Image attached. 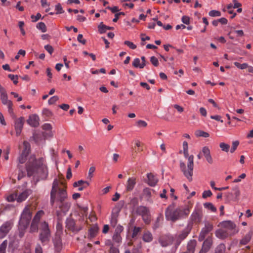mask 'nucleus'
Returning a JSON list of instances; mask_svg holds the SVG:
<instances>
[{
  "instance_id": "nucleus-25",
  "label": "nucleus",
  "mask_w": 253,
  "mask_h": 253,
  "mask_svg": "<svg viewBox=\"0 0 253 253\" xmlns=\"http://www.w3.org/2000/svg\"><path fill=\"white\" fill-rule=\"evenodd\" d=\"M232 190L234 197H229L230 198V200L234 201H238L239 199V197L240 195L239 187L238 186H235L232 188Z\"/></svg>"
},
{
  "instance_id": "nucleus-1",
  "label": "nucleus",
  "mask_w": 253,
  "mask_h": 253,
  "mask_svg": "<svg viewBox=\"0 0 253 253\" xmlns=\"http://www.w3.org/2000/svg\"><path fill=\"white\" fill-rule=\"evenodd\" d=\"M26 168L28 176L37 175L44 179L48 176L47 167L43 157L36 158L35 155H31L26 164Z\"/></svg>"
},
{
  "instance_id": "nucleus-5",
  "label": "nucleus",
  "mask_w": 253,
  "mask_h": 253,
  "mask_svg": "<svg viewBox=\"0 0 253 253\" xmlns=\"http://www.w3.org/2000/svg\"><path fill=\"white\" fill-rule=\"evenodd\" d=\"M32 217V212L29 206H26L20 216L19 224L22 229H26Z\"/></svg>"
},
{
  "instance_id": "nucleus-43",
  "label": "nucleus",
  "mask_w": 253,
  "mask_h": 253,
  "mask_svg": "<svg viewBox=\"0 0 253 253\" xmlns=\"http://www.w3.org/2000/svg\"><path fill=\"white\" fill-rule=\"evenodd\" d=\"M7 246V241L5 240L0 245V253H6Z\"/></svg>"
},
{
  "instance_id": "nucleus-56",
  "label": "nucleus",
  "mask_w": 253,
  "mask_h": 253,
  "mask_svg": "<svg viewBox=\"0 0 253 253\" xmlns=\"http://www.w3.org/2000/svg\"><path fill=\"white\" fill-rule=\"evenodd\" d=\"M55 10L57 11L56 14L63 13L64 11L60 4L58 3L55 5Z\"/></svg>"
},
{
  "instance_id": "nucleus-30",
  "label": "nucleus",
  "mask_w": 253,
  "mask_h": 253,
  "mask_svg": "<svg viewBox=\"0 0 253 253\" xmlns=\"http://www.w3.org/2000/svg\"><path fill=\"white\" fill-rule=\"evenodd\" d=\"M98 231V227L97 226L91 227L88 230L89 236L90 238L95 237Z\"/></svg>"
},
{
  "instance_id": "nucleus-36",
  "label": "nucleus",
  "mask_w": 253,
  "mask_h": 253,
  "mask_svg": "<svg viewBox=\"0 0 253 253\" xmlns=\"http://www.w3.org/2000/svg\"><path fill=\"white\" fill-rule=\"evenodd\" d=\"M44 214V211L42 210L39 211L37 212L36 214L35 215L32 221L39 223L41 218L43 216Z\"/></svg>"
},
{
  "instance_id": "nucleus-20",
  "label": "nucleus",
  "mask_w": 253,
  "mask_h": 253,
  "mask_svg": "<svg viewBox=\"0 0 253 253\" xmlns=\"http://www.w3.org/2000/svg\"><path fill=\"white\" fill-rule=\"evenodd\" d=\"M89 183L87 181L80 180L74 182L73 184V186L74 187H78V190L81 191L83 190L84 188H86L89 185Z\"/></svg>"
},
{
  "instance_id": "nucleus-50",
  "label": "nucleus",
  "mask_w": 253,
  "mask_h": 253,
  "mask_svg": "<svg viewBox=\"0 0 253 253\" xmlns=\"http://www.w3.org/2000/svg\"><path fill=\"white\" fill-rule=\"evenodd\" d=\"M59 100V97L57 96H53L49 98L48 103L49 105L54 104L56 101Z\"/></svg>"
},
{
  "instance_id": "nucleus-46",
  "label": "nucleus",
  "mask_w": 253,
  "mask_h": 253,
  "mask_svg": "<svg viewBox=\"0 0 253 253\" xmlns=\"http://www.w3.org/2000/svg\"><path fill=\"white\" fill-rule=\"evenodd\" d=\"M22 166L20 165H17V168L19 169V173L18 175V179L20 180L25 176V172L21 169Z\"/></svg>"
},
{
  "instance_id": "nucleus-21",
  "label": "nucleus",
  "mask_w": 253,
  "mask_h": 253,
  "mask_svg": "<svg viewBox=\"0 0 253 253\" xmlns=\"http://www.w3.org/2000/svg\"><path fill=\"white\" fill-rule=\"evenodd\" d=\"M57 205L60 210L64 213H66L69 211L71 206V203L66 200L57 203Z\"/></svg>"
},
{
  "instance_id": "nucleus-55",
  "label": "nucleus",
  "mask_w": 253,
  "mask_h": 253,
  "mask_svg": "<svg viewBox=\"0 0 253 253\" xmlns=\"http://www.w3.org/2000/svg\"><path fill=\"white\" fill-rule=\"evenodd\" d=\"M95 170V168L94 166L91 167L88 171V178L91 179V178L93 177V173Z\"/></svg>"
},
{
  "instance_id": "nucleus-57",
  "label": "nucleus",
  "mask_w": 253,
  "mask_h": 253,
  "mask_svg": "<svg viewBox=\"0 0 253 253\" xmlns=\"http://www.w3.org/2000/svg\"><path fill=\"white\" fill-rule=\"evenodd\" d=\"M17 194H12L9 196L7 197V199L9 202H13L15 200L17 201Z\"/></svg>"
},
{
  "instance_id": "nucleus-14",
  "label": "nucleus",
  "mask_w": 253,
  "mask_h": 253,
  "mask_svg": "<svg viewBox=\"0 0 253 253\" xmlns=\"http://www.w3.org/2000/svg\"><path fill=\"white\" fill-rule=\"evenodd\" d=\"M24 123V119L23 117H20L16 119L15 121V129L17 136L20 134L23 128Z\"/></svg>"
},
{
  "instance_id": "nucleus-4",
  "label": "nucleus",
  "mask_w": 253,
  "mask_h": 253,
  "mask_svg": "<svg viewBox=\"0 0 253 253\" xmlns=\"http://www.w3.org/2000/svg\"><path fill=\"white\" fill-rule=\"evenodd\" d=\"M183 154L188 162L186 165L182 161H180V168L183 174L189 179L190 177V157L188 153V144L186 141L183 142Z\"/></svg>"
},
{
  "instance_id": "nucleus-51",
  "label": "nucleus",
  "mask_w": 253,
  "mask_h": 253,
  "mask_svg": "<svg viewBox=\"0 0 253 253\" xmlns=\"http://www.w3.org/2000/svg\"><path fill=\"white\" fill-rule=\"evenodd\" d=\"M8 78L10 79L11 81H13V83L15 84H17L18 83V77L17 75H14L12 74H9L8 75Z\"/></svg>"
},
{
  "instance_id": "nucleus-38",
  "label": "nucleus",
  "mask_w": 253,
  "mask_h": 253,
  "mask_svg": "<svg viewBox=\"0 0 253 253\" xmlns=\"http://www.w3.org/2000/svg\"><path fill=\"white\" fill-rule=\"evenodd\" d=\"M225 246L223 244H220L215 249V253H225Z\"/></svg>"
},
{
  "instance_id": "nucleus-12",
  "label": "nucleus",
  "mask_w": 253,
  "mask_h": 253,
  "mask_svg": "<svg viewBox=\"0 0 253 253\" xmlns=\"http://www.w3.org/2000/svg\"><path fill=\"white\" fill-rule=\"evenodd\" d=\"M123 230L124 227L120 225L116 227L113 236V240L114 242L118 244L121 243L122 239L121 236V233L123 232Z\"/></svg>"
},
{
  "instance_id": "nucleus-19",
  "label": "nucleus",
  "mask_w": 253,
  "mask_h": 253,
  "mask_svg": "<svg viewBox=\"0 0 253 253\" xmlns=\"http://www.w3.org/2000/svg\"><path fill=\"white\" fill-rule=\"evenodd\" d=\"M32 190L30 189H26L22 193L17 195V201L18 202H22L25 201L28 197L31 194Z\"/></svg>"
},
{
  "instance_id": "nucleus-33",
  "label": "nucleus",
  "mask_w": 253,
  "mask_h": 253,
  "mask_svg": "<svg viewBox=\"0 0 253 253\" xmlns=\"http://www.w3.org/2000/svg\"><path fill=\"white\" fill-rule=\"evenodd\" d=\"M132 65L135 68H139L140 69H142L144 67V63H140V60L138 58L134 59L132 62Z\"/></svg>"
},
{
  "instance_id": "nucleus-61",
  "label": "nucleus",
  "mask_w": 253,
  "mask_h": 253,
  "mask_svg": "<svg viewBox=\"0 0 253 253\" xmlns=\"http://www.w3.org/2000/svg\"><path fill=\"white\" fill-rule=\"evenodd\" d=\"M44 49L50 54H52L53 52V48L50 45L47 44L44 46Z\"/></svg>"
},
{
  "instance_id": "nucleus-41",
  "label": "nucleus",
  "mask_w": 253,
  "mask_h": 253,
  "mask_svg": "<svg viewBox=\"0 0 253 253\" xmlns=\"http://www.w3.org/2000/svg\"><path fill=\"white\" fill-rule=\"evenodd\" d=\"M204 206L206 209L211 210L212 212L216 211V208L211 203H205L204 204Z\"/></svg>"
},
{
  "instance_id": "nucleus-34",
  "label": "nucleus",
  "mask_w": 253,
  "mask_h": 253,
  "mask_svg": "<svg viewBox=\"0 0 253 253\" xmlns=\"http://www.w3.org/2000/svg\"><path fill=\"white\" fill-rule=\"evenodd\" d=\"M113 28V27L107 26L104 25L102 23H101L98 26V30L101 34L105 33L107 30H111Z\"/></svg>"
},
{
  "instance_id": "nucleus-54",
  "label": "nucleus",
  "mask_w": 253,
  "mask_h": 253,
  "mask_svg": "<svg viewBox=\"0 0 253 253\" xmlns=\"http://www.w3.org/2000/svg\"><path fill=\"white\" fill-rule=\"evenodd\" d=\"M239 144V142L238 141H233L232 142V148L230 150V152L233 153L237 149V147Z\"/></svg>"
},
{
  "instance_id": "nucleus-11",
  "label": "nucleus",
  "mask_w": 253,
  "mask_h": 253,
  "mask_svg": "<svg viewBox=\"0 0 253 253\" xmlns=\"http://www.w3.org/2000/svg\"><path fill=\"white\" fill-rule=\"evenodd\" d=\"M202 216V207H197L192 214V218L191 219H192L193 222L196 223H199L201 222Z\"/></svg>"
},
{
  "instance_id": "nucleus-52",
  "label": "nucleus",
  "mask_w": 253,
  "mask_h": 253,
  "mask_svg": "<svg viewBox=\"0 0 253 253\" xmlns=\"http://www.w3.org/2000/svg\"><path fill=\"white\" fill-rule=\"evenodd\" d=\"M124 44L128 46L132 49H134L136 48V45L134 44L132 42L129 41H126L124 42Z\"/></svg>"
},
{
  "instance_id": "nucleus-58",
  "label": "nucleus",
  "mask_w": 253,
  "mask_h": 253,
  "mask_svg": "<svg viewBox=\"0 0 253 253\" xmlns=\"http://www.w3.org/2000/svg\"><path fill=\"white\" fill-rule=\"evenodd\" d=\"M182 22L187 25L188 26H189L190 24V18L188 16H184L181 18Z\"/></svg>"
},
{
  "instance_id": "nucleus-44",
  "label": "nucleus",
  "mask_w": 253,
  "mask_h": 253,
  "mask_svg": "<svg viewBox=\"0 0 253 253\" xmlns=\"http://www.w3.org/2000/svg\"><path fill=\"white\" fill-rule=\"evenodd\" d=\"M219 147L223 151L227 152L229 150L230 145L225 143L222 142L219 144Z\"/></svg>"
},
{
  "instance_id": "nucleus-28",
  "label": "nucleus",
  "mask_w": 253,
  "mask_h": 253,
  "mask_svg": "<svg viewBox=\"0 0 253 253\" xmlns=\"http://www.w3.org/2000/svg\"><path fill=\"white\" fill-rule=\"evenodd\" d=\"M119 211H117L116 212L113 211L111 214V218L110 219V223L111 225L113 227H115L118 222V217L119 215Z\"/></svg>"
},
{
  "instance_id": "nucleus-37",
  "label": "nucleus",
  "mask_w": 253,
  "mask_h": 253,
  "mask_svg": "<svg viewBox=\"0 0 253 253\" xmlns=\"http://www.w3.org/2000/svg\"><path fill=\"white\" fill-rule=\"evenodd\" d=\"M143 239L146 242H150L153 239L152 234L150 232H146L144 233Z\"/></svg>"
},
{
  "instance_id": "nucleus-8",
  "label": "nucleus",
  "mask_w": 253,
  "mask_h": 253,
  "mask_svg": "<svg viewBox=\"0 0 253 253\" xmlns=\"http://www.w3.org/2000/svg\"><path fill=\"white\" fill-rule=\"evenodd\" d=\"M23 146L24 149L21 154L19 155L17 159L18 162V165H20V164H23L26 162L27 159V156L29 155L31 149L30 144L27 141H24Z\"/></svg>"
},
{
  "instance_id": "nucleus-53",
  "label": "nucleus",
  "mask_w": 253,
  "mask_h": 253,
  "mask_svg": "<svg viewBox=\"0 0 253 253\" xmlns=\"http://www.w3.org/2000/svg\"><path fill=\"white\" fill-rule=\"evenodd\" d=\"M136 124L138 127H145L147 126V123L143 120H139L136 123Z\"/></svg>"
},
{
  "instance_id": "nucleus-26",
  "label": "nucleus",
  "mask_w": 253,
  "mask_h": 253,
  "mask_svg": "<svg viewBox=\"0 0 253 253\" xmlns=\"http://www.w3.org/2000/svg\"><path fill=\"white\" fill-rule=\"evenodd\" d=\"M66 227H67L69 230L73 231L77 230V229L75 227V221L73 219L71 218H67L66 219Z\"/></svg>"
},
{
  "instance_id": "nucleus-29",
  "label": "nucleus",
  "mask_w": 253,
  "mask_h": 253,
  "mask_svg": "<svg viewBox=\"0 0 253 253\" xmlns=\"http://www.w3.org/2000/svg\"><path fill=\"white\" fill-rule=\"evenodd\" d=\"M253 235V232H249L246 236L241 240L240 244L242 245L247 244L251 239Z\"/></svg>"
},
{
  "instance_id": "nucleus-18",
  "label": "nucleus",
  "mask_w": 253,
  "mask_h": 253,
  "mask_svg": "<svg viewBox=\"0 0 253 253\" xmlns=\"http://www.w3.org/2000/svg\"><path fill=\"white\" fill-rule=\"evenodd\" d=\"M50 236V231H41L39 239L42 243H46L49 241Z\"/></svg>"
},
{
  "instance_id": "nucleus-16",
  "label": "nucleus",
  "mask_w": 253,
  "mask_h": 253,
  "mask_svg": "<svg viewBox=\"0 0 253 253\" xmlns=\"http://www.w3.org/2000/svg\"><path fill=\"white\" fill-rule=\"evenodd\" d=\"M39 116L36 114H33L29 116L27 123L33 127H37L39 126Z\"/></svg>"
},
{
  "instance_id": "nucleus-2",
  "label": "nucleus",
  "mask_w": 253,
  "mask_h": 253,
  "mask_svg": "<svg viewBox=\"0 0 253 253\" xmlns=\"http://www.w3.org/2000/svg\"><path fill=\"white\" fill-rule=\"evenodd\" d=\"M58 185V180L57 179H54L50 192V203L52 206L55 201L59 203L66 200L68 198L66 189L59 188Z\"/></svg>"
},
{
  "instance_id": "nucleus-45",
  "label": "nucleus",
  "mask_w": 253,
  "mask_h": 253,
  "mask_svg": "<svg viewBox=\"0 0 253 253\" xmlns=\"http://www.w3.org/2000/svg\"><path fill=\"white\" fill-rule=\"evenodd\" d=\"M37 28L41 30L42 32H45L46 31V27L43 22H40L37 25Z\"/></svg>"
},
{
  "instance_id": "nucleus-22",
  "label": "nucleus",
  "mask_w": 253,
  "mask_h": 253,
  "mask_svg": "<svg viewBox=\"0 0 253 253\" xmlns=\"http://www.w3.org/2000/svg\"><path fill=\"white\" fill-rule=\"evenodd\" d=\"M189 231L188 229L186 230L183 231L179 235H176L175 236V240L176 242V244L177 246H178L181 241L184 239L188 235Z\"/></svg>"
},
{
  "instance_id": "nucleus-9",
  "label": "nucleus",
  "mask_w": 253,
  "mask_h": 253,
  "mask_svg": "<svg viewBox=\"0 0 253 253\" xmlns=\"http://www.w3.org/2000/svg\"><path fill=\"white\" fill-rule=\"evenodd\" d=\"M213 224L209 221H206L205 222V226L203 227L201 231L199 237L200 241L203 240L206 236L211 232L213 230Z\"/></svg>"
},
{
  "instance_id": "nucleus-3",
  "label": "nucleus",
  "mask_w": 253,
  "mask_h": 253,
  "mask_svg": "<svg viewBox=\"0 0 253 253\" xmlns=\"http://www.w3.org/2000/svg\"><path fill=\"white\" fill-rule=\"evenodd\" d=\"M174 205L173 204L169 205L165 211V215L167 220L174 221L180 217L187 216L189 213V209L188 208L181 210H174Z\"/></svg>"
},
{
  "instance_id": "nucleus-42",
  "label": "nucleus",
  "mask_w": 253,
  "mask_h": 253,
  "mask_svg": "<svg viewBox=\"0 0 253 253\" xmlns=\"http://www.w3.org/2000/svg\"><path fill=\"white\" fill-rule=\"evenodd\" d=\"M40 230L41 231H50L48 224L46 222L43 221L41 223L40 226Z\"/></svg>"
},
{
  "instance_id": "nucleus-64",
  "label": "nucleus",
  "mask_w": 253,
  "mask_h": 253,
  "mask_svg": "<svg viewBox=\"0 0 253 253\" xmlns=\"http://www.w3.org/2000/svg\"><path fill=\"white\" fill-rule=\"evenodd\" d=\"M41 17V14L40 13H38L36 16L32 15L31 16V19L33 22L37 21Z\"/></svg>"
},
{
  "instance_id": "nucleus-35",
  "label": "nucleus",
  "mask_w": 253,
  "mask_h": 253,
  "mask_svg": "<svg viewBox=\"0 0 253 253\" xmlns=\"http://www.w3.org/2000/svg\"><path fill=\"white\" fill-rule=\"evenodd\" d=\"M195 134L197 137H203L205 138L208 137L210 136L209 133L201 130H196L195 132Z\"/></svg>"
},
{
  "instance_id": "nucleus-31",
  "label": "nucleus",
  "mask_w": 253,
  "mask_h": 253,
  "mask_svg": "<svg viewBox=\"0 0 253 253\" xmlns=\"http://www.w3.org/2000/svg\"><path fill=\"white\" fill-rule=\"evenodd\" d=\"M4 105L7 106L8 108V112L10 115V116L12 117H15V115L14 114L13 109V103L10 100L9 101H8V103L4 104Z\"/></svg>"
},
{
  "instance_id": "nucleus-27",
  "label": "nucleus",
  "mask_w": 253,
  "mask_h": 253,
  "mask_svg": "<svg viewBox=\"0 0 253 253\" xmlns=\"http://www.w3.org/2000/svg\"><path fill=\"white\" fill-rule=\"evenodd\" d=\"M212 245V239L211 237L207 238L203 242L202 248L209 251Z\"/></svg>"
},
{
  "instance_id": "nucleus-49",
  "label": "nucleus",
  "mask_w": 253,
  "mask_h": 253,
  "mask_svg": "<svg viewBox=\"0 0 253 253\" xmlns=\"http://www.w3.org/2000/svg\"><path fill=\"white\" fill-rule=\"evenodd\" d=\"M209 15L211 17H218L221 15V12L218 10H212L209 12Z\"/></svg>"
},
{
  "instance_id": "nucleus-62",
  "label": "nucleus",
  "mask_w": 253,
  "mask_h": 253,
  "mask_svg": "<svg viewBox=\"0 0 253 253\" xmlns=\"http://www.w3.org/2000/svg\"><path fill=\"white\" fill-rule=\"evenodd\" d=\"M141 228L140 227H134L133 230L132 235V236L133 238L135 237L138 233L140 231Z\"/></svg>"
},
{
  "instance_id": "nucleus-17",
  "label": "nucleus",
  "mask_w": 253,
  "mask_h": 253,
  "mask_svg": "<svg viewBox=\"0 0 253 253\" xmlns=\"http://www.w3.org/2000/svg\"><path fill=\"white\" fill-rule=\"evenodd\" d=\"M202 154L205 157L208 163L210 164L213 163V159L211 155L210 150L208 147H204L202 150Z\"/></svg>"
},
{
  "instance_id": "nucleus-24",
  "label": "nucleus",
  "mask_w": 253,
  "mask_h": 253,
  "mask_svg": "<svg viewBox=\"0 0 253 253\" xmlns=\"http://www.w3.org/2000/svg\"><path fill=\"white\" fill-rule=\"evenodd\" d=\"M148 182L147 183L151 186H155L158 183V178L152 173H149L147 174Z\"/></svg>"
},
{
  "instance_id": "nucleus-13",
  "label": "nucleus",
  "mask_w": 253,
  "mask_h": 253,
  "mask_svg": "<svg viewBox=\"0 0 253 253\" xmlns=\"http://www.w3.org/2000/svg\"><path fill=\"white\" fill-rule=\"evenodd\" d=\"M174 241L172 236L169 235H165L161 237L159 240V243L163 247L171 245Z\"/></svg>"
},
{
  "instance_id": "nucleus-32",
  "label": "nucleus",
  "mask_w": 253,
  "mask_h": 253,
  "mask_svg": "<svg viewBox=\"0 0 253 253\" xmlns=\"http://www.w3.org/2000/svg\"><path fill=\"white\" fill-rule=\"evenodd\" d=\"M4 105L7 106L8 108V112L10 115V116L12 117H15V115L14 114L13 109V103L10 100L9 101H8V103L4 104Z\"/></svg>"
},
{
  "instance_id": "nucleus-23",
  "label": "nucleus",
  "mask_w": 253,
  "mask_h": 253,
  "mask_svg": "<svg viewBox=\"0 0 253 253\" xmlns=\"http://www.w3.org/2000/svg\"><path fill=\"white\" fill-rule=\"evenodd\" d=\"M215 236L217 238L220 239H224L228 237H230L227 232L224 230L222 227L217 229L215 233Z\"/></svg>"
},
{
  "instance_id": "nucleus-40",
  "label": "nucleus",
  "mask_w": 253,
  "mask_h": 253,
  "mask_svg": "<svg viewBox=\"0 0 253 253\" xmlns=\"http://www.w3.org/2000/svg\"><path fill=\"white\" fill-rule=\"evenodd\" d=\"M38 224L39 223L34 222L33 221H32L30 228V232L31 233H33L35 232H37L38 230Z\"/></svg>"
},
{
  "instance_id": "nucleus-39",
  "label": "nucleus",
  "mask_w": 253,
  "mask_h": 253,
  "mask_svg": "<svg viewBox=\"0 0 253 253\" xmlns=\"http://www.w3.org/2000/svg\"><path fill=\"white\" fill-rule=\"evenodd\" d=\"M0 98L1 102L3 105L6 104L7 103H8V101H9L10 100L8 99V96L6 91L0 94Z\"/></svg>"
},
{
  "instance_id": "nucleus-15",
  "label": "nucleus",
  "mask_w": 253,
  "mask_h": 253,
  "mask_svg": "<svg viewBox=\"0 0 253 253\" xmlns=\"http://www.w3.org/2000/svg\"><path fill=\"white\" fill-rule=\"evenodd\" d=\"M136 183V179L134 177H129L126 184V190L127 192L133 190Z\"/></svg>"
},
{
  "instance_id": "nucleus-48",
  "label": "nucleus",
  "mask_w": 253,
  "mask_h": 253,
  "mask_svg": "<svg viewBox=\"0 0 253 253\" xmlns=\"http://www.w3.org/2000/svg\"><path fill=\"white\" fill-rule=\"evenodd\" d=\"M143 194L147 198L148 200L150 198L151 196V189L149 188H145L143 190Z\"/></svg>"
},
{
  "instance_id": "nucleus-63",
  "label": "nucleus",
  "mask_w": 253,
  "mask_h": 253,
  "mask_svg": "<svg viewBox=\"0 0 253 253\" xmlns=\"http://www.w3.org/2000/svg\"><path fill=\"white\" fill-rule=\"evenodd\" d=\"M109 253H120V252L117 248L115 247L114 246H112L110 247Z\"/></svg>"
},
{
  "instance_id": "nucleus-59",
  "label": "nucleus",
  "mask_w": 253,
  "mask_h": 253,
  "mask_svg": "<svg viewBox=\"0 0 253 253\" xmlns=\"http://www.w3.org/2000/svg\"><path fill=\"white\" fill-rule=\"evenodd\" d=\"M212 195V192L211 191V190H207L204 191L202 194V197L203 198L205 199L208 197H210Z\"/></svg>"
},
{
  "instance_id": "nucleus-6",
  "label": "nucleus",
  "mask_w": 253,
  "mask_h": 253,
  "mask_svg": "<svg viewBox=\"0 0 253 253\" xmlns=\"http://www.w3.org/2000/svg\"><path fill=\"white\" fill-rule=\"evenodd\" d=\"M136 213L142 216L143 221L147 224L150 223L151 221V214L148 208L145 206H140L136 208Z\"/></svg>"
},
{
  "instance_id": "nucleus-60",
  "label": "nucleus",
  "mask_w": 253,
  "mask_h": 253,
  "mask_svg": "<svg viewBox=\"0 0 253 253\" xmlns=\"http://www.w3.org/2000/svg\"><path fill=\"white\" fill-rule=\"evenodd\" d=\"M150 61L152 64L155 66H158L159 65V61L158 59L155 56H152L150 58Z\"/></svg>"
},
{
  "instance_id": "nucleus-47",
  "label": "nucleus",
  "mask_w": 253,
  "mask_h": 253,
  "mask_svg": "<svg viewBox=\"0 0 253 253\" xmlns=\"http://www.w3.org/2000/svg\"><path fill=\"white\" fill-rule=\"evenodd\" d=\"M234 64L236 67L242 70L246 69L248 67L247 63L240 64L239 62H235L234 63Z\"/></svg>"
},
{
  "instance_id": "nucleus-10",
  "label": "nucleus",
  "mask_w": 253,
  "mask_h": 253,
  "mask_svg": "<svg viewBox=\"0 0 253 253\" xmlns=\"http://www.w3.org/2000/svg\"><path fill=\"white\" fill-rule=\"evenodd\" d=\"M13 223L11 221H8L4 222L0 227V238L2 239L6 236L12 228Z\"/></svg>"
},
{
  "instance_id": "nucleus-7",
  "label": "nucleus",
  "mask_w": 253,
  "mask_h": 253,
  "mask_svg": "<svg viewBox=\"0 0 253 253\" xmlns=\"http://www.w3.org/2000/svg\"><path fill=\"white\" fill-rule=\"evenodd\" d=\"M220 226L225 230L229 236H232L238 233L236 224L230 220L224 221L220 223Z\"/></svg>"
}]
</instances>
